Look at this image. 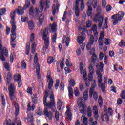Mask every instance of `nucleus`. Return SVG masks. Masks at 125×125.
Segmentation results:
<instances>
[{
  "label": "nucleus",
  "instance_id": "34",
  "mask_svg": "<svg viewBox=\"0 0 125 125\" xmlns=\"http://www.w3.org/2000/svg\"><path fill=\"white\" fill-rule=\"evenodd\" d=\"M80 73L81 74H83V71H86L85 69L83 70V63H80Z\"/></svg>",
  "mask_w": 125,
  "mask_h": 125
},
{
  "label": "nucleus",
  "instance_id": "63",
  "mask_svg": "<svg viewBox=\"0 0 125 125\" xmlns=\"http://www.w3.org/2000/svg\"><path fill=\"white\" fill-rule=\"evenodd\" d=\"M32 102L34 104L38 103V98L37 97H32Z\"/></svg>",
  "mask_w": 125,
  "mask_h": 125
},
{
  "label": "nucleus",
  "instance_id": "62",
  "mask_svg": "<svg viewBox=\"0 0 125 125\" xmlns=\"http://www.w3.org/2000/svg\"><path fill=\"white\" fill-rule=\"evenodd\" d=\"M34 40H35V34L32 33L30 36V42H33Z\"/></svg>",
  "mask_w": 125,
  "mask_h": 125
},
{
  "label": "nucleus",
  "instance_id": "52",
  "mask_svg": "<svg viewBox=\"0 0 125 125\" xmlns=\"http://www.w3.org/2000/svg\"><path fill=\"white\" fill-rule=\"evenodd\" d=\"M65 64L67 67H71V66H73V63L69 62L68 59L66 60Z\"/></svg>",
  "mask_w": 125,
  "mask_h": 125
},
{
  "label": "nucleus",
  "instance_id": "39",
  "mask_svg": "<svg viewBox=\"0 0 125 125\" xmlns=\"http://www.w3.org/2000/svg\"><path fill=\"white\" fill-rule=\"evenodd\" d=\"M99 16L98 14H96L95 15L93 18V21L95 22V23H97V22L99 21Z\"/></svg>",
  "mask_w": 125,
  "mask_h": 125
},
{
  "label": "nucleus",
  "instance_id": "25",
  "mask_svg": "<svg viewBox=\"0 0 125 125\" xmlns=\"http://www.w3.org/2000/svg\"><path fill=\"white\" fill-rule=\"evenodd\" d=\"M103 24V17L101 15L99 16V27L101 28L102 27V24Z\"/></svg>",
  "mask_w": 125,
  "mask_h": 125
},
{
  "label": "nucleus",
  "instance_id": "20",
  "mask_svg": "<svg viewBox=\"0 0 125 125\" xmlns=\"http://www.w3.org/2000/svg\"><path fill=\"white\" fill-rule=\"evenodd\" d=\"M15 115L18 116L19 115V105H18V104L17 103H15Z\"/></svg>",
  "mask_w": 125,
  "mask_h": 125
},
{
  "label": "nucleus",
  "instance_id": "41",
  "mask_svg": "<svg viewBox=\"0 0 125 125\" xmlns=\"http://www.w3.org/2000/svg\"><path fill=\"white\" fill-rule=\"evenodd\" d=\"M52 12L53 15H55V13H56V5H55V4L53 5L52 8Z\"/></svg>",
  "mask_w": 125,
  "mask_h": 125
},
{
  "label": "nucleus",
  "instance_id": "17",
  "mask_svg": "<svg viewBox=\"0 0 125 125\" xmlns=\"http://www.w3.org/2000/svg\"><path fill=\"white\" fill-rule=\"evenodd\" d=\"M77 104L78 106H83V105H85V104H84L83 99L82 97H80L78 99Z\"/></svg>",
  "mask_w": 125,
  "mask_h": 125
},
{
  "label": "nucleus",
  "instance_id": "58",
  "mask_svg": "<svg viewBox=\"0 0 125 125\" xmlns=\"http://www.w3.org/2000/svg\"><path fill=\"white\" fill-rule=\"evenodd\" d=\"M97 6V0H93V8H96Z\"/></svg>",
  "mask_w": 125,
  "mask_h": 125
},
{
  "label": "nucleus",
  "instance_id": "32",
  "mask_svg": "<svg viewBox=\"0 0 125 125\" xmlns=\"http://www.w3.org/2000/svg\"><path fill=\"white\" fill-rule=\"evenodd\" d=\"M98 104L100 107H102L103 105V100H102V97H101V96L99 97Z\"/></svg>",
  "mask_w": 125,
  "mask_h": 125
},
{
  "label": "nucleus",
  "instance_id": "29",
  "mask_svg": "<svg viewBox=\"0 0 125 125\" xmlns=\"http://www.w3.org/2000/svg\"><path fill=\"white\" fill-rule=\"evenodd\" d=\"M36 43L33 42L31 45V52L33 54L36 52Z\"/></svg>",
  "mask_w": 125,
  "mask_h": 125
},
{
  "label": "nucleus",
  "instance_id": "16",
  "mask_svg": "<svg viewBox=\"0 0 125 125\" xmlns=\"http://www.w3.org/2000/svg\"><path fill=\"white\" fill-rule=\"evenodd\" d=\"M87 74L86 73V70L83 71V79L85 80V85L86 86H89L90 83H89V81H88L87 80Z\"/></svg>",
  "mask_w": 125,
  "mask_h": 125
},
{
  "label": "nucleus",
  "instance_id": "31",
  "mask_svg": "<svg viewBox=\"0 0 125 125\" xmlns=\"http://www.w3.org/2000/svg\"><path fill=\"white\" fill-rule=\"evenodd\" d=\"M21 66L23 70H25L27 68V64L25 62V60H23L21 63Z\"/></svg>",
  "mask_w": 125,
  "mask_h": 125
},
{
  "label": "nucleus",
  "instance_id": "2",
  "mask_svg": "<svg viewBox=\"0 0 125 125\" xmlns=\"http://www.w3.org/2000/svg\"><path fill=\"white\" fill-rule=\"evenodd\" d=\"M97 70L96 71V74L98 77V84L102 89L103 92H105L106 89V84L102 83V73H103V68H104V64L103 62H101L99 64H97L96 66ZM99 67H100L99 68Z\"/></svg>",
  "mask_w": 125,
  "mask_h": 125
},
{
  "label": "nucleus",
  "instance_id": "61",
  "mask_svg": "<svg viewBox=\"0 0 125 125\" xmlns=\"http://www.w3.org/2000/svg\"><path fill=\"white\" fill-rule=\"evenodd\" d=\"M117 101L118 105H122V103H123V100L122 99L118 98Z\"/></svg>",
  "mask_w": 125,
  "mask_h": 125
},
{
  "label": "nucleus",
  "instance_id": "18",
  "mask_svg": "<svg viewBox=\"0 0 125 125\" xmlns=\"http://www.w3.org/2000/svg\"><path fill=\"white\" fill-rule=\"evenodd\" d=\"M79 107L80 112L81 114H85V113H86V111H85V107H86V105L83 104L82 106H79Z\"/></svg>",
  "mask_w": 125,
  "mask_h": 125
},
{
  "label": "nucleus",
  "instance_id": "23",
  "mask_svg": "<svg viewBox=\"0 0 125 125\" xmlns=\"http://www.w3.org/2000/svg\"><path fill=\"white\" fill-rule=\"evenodd\" d=\"M57 107L58 109V110H61V108L62 107V102L61 101V100L58 99L57 103Z\"/></svg>",
  "mask_w": 125,
  "mask_h": 125
},
{
  "label": "nucleus",
  "instance_id": "56",
  "mask_svg": "<svg viewBox=\"0 0 125 125\" xmlns=\"http://www.w3.org/2000/svg\"><path fill=\"white\" fill-rule=\"evenodd\" d=\"M33 89L31 87H28L27 90V92L32 95L33 94Z\"/></svg>",
  "mask_w": 125,
  "mask_h": 125
},
{
  "label": "nucleus",
  "instance_id": "28",
  "mask_svg": "<svg viewBox=\"0 0 125 125\" xmlns=\"http://www.w3.org/2000/svg\"><path fill=\"white\" fill-rule=\"evenodd\" d=\"M29 52H30V42H27L26 45L25 54H26V55H29Z\"/></svg>",
  "mask_w": 125,
  "mask_h": 125
},
{
  "label": "nucleus",
  "instance_id": "7",
  "mask_svg": "<svg viewBox=\"0 0 125 125\" xmlns=\"http://www.w3.org/2000/svg\"><path fill=\"white\" fill-rule=\"evenodd\" d=\"M0 58L2 61H5V56H8V51L6 49V47L2 48V45H1V40H0Z\"/></svg>",
  "mask_w": 125,
  "mask_h": 125
},
{
  "label": "nucleus",
  "instance_id": "38",
  "mask_svg": "<svg viewBox=\"0 0 125 125\" xmlns=\"http://www.w3.org/2000/svg\"><path fill=\"white\" fill-rule=\"evenodd\" d=\"M21 20L22 22H26V21H28V20H29V18L27 17H25V16H22Z\"/></svg>",
  "mask_w": 125,
  "mask_h": 125
},
{
  "label": "nucleus",
  "instance_id": "19",
  "mask_svg": "<svg viewBox=\"0 0 125 125\" xmlns=\"http://www.w3.org/2000/svg\"><path fill=\"white\" fill-rule=\"evenodd\" d=\"M12 79V77L11 76V73H10V72H9L7 75V85H9V83H10V81H11Z\"/></svg>",
  "mask_w": 125,
  "mask_h": 125
},
{
  "label": "nucleus",
  "instance_id": "49",
  "mask_svg": "<svg viewBox=\"0 0 125 125\" xmlns=\"http://www.w3.org/2000/svg\"><path fill=\"white\" fill-rule=\"evenodd\" d=\"M29 15L33 16L34 15V7H31L29 9Z\"/></svg>",
  "mask_w": 125,
  "mask_h": 125
},
{
  "label": "nucleus",
  "instance_id": "4",
  "mask_svg": "<svg viewBox=\"0 0 125 125\" xmlns=\"http://www.w3.org/2000/svg\"><path fill=\"white\" fill-rule=\"evenodd\" d=\"M47 35H48V30L47 28H45L43 32V40L44 41V44L45 45L43 46L42 49V53H45L46 52V49H48V47L49 46V39L48 38H47Z\"/></svg>",
  "mask_w": 125,
  "mask_h": 125
},
{
  "label": "nucleus",
  "instance_id": "10",
  "mask_svg": "<svg viewBox=\"0 0 125 125\" xmlns=\"http://www.w3.org/2000/svg\"><path fill=\"white\" fill-rule=\"evenodd\" d=\"M81 36H78L77 37V42L81 45V49L84 50V44H83V42L85 40V33L84 31H83L81 33Z\"/></svg>",
  "mask_w": 125,
  "mask_h": 125
},
{
  "label": "nucleus",
  "instance_id": "12",
  "mask_svg": "<svg viewBox=\"0 0 125 125\" xmlns=\"http://www.w3.org/2000/svg\"><path fill=\"white\" fill-rule=\"evenodd\" d=\"M81 0H76L75 1V3L73 4V9L74 10V12L75 13L76 16L77 17H79L80 16V8H79V3Z\"/></svg>",
  "mask_w": 125,
  "mask_h": 125
},
{
  "label": "nucleus",
  "instance_id": "59",
  "mask_svg": "<svg viewBox=\"0 0 125 125\" xmlns=\"http://www.w3.org/2000/svg\"><path fill=\"white\" fill-rule=\"evenodd\" d=\"M50 6V1L49 0H46V8H49Z\"/></svg>",
  "mask_w": 125,
  "mask_h": 125
},
{
  "label": "nucleus",
  "instance_id": "50",
  "mask_svg": "<svg viewBox=\"0 0 125 125\" xmlns=\"http://www.w3.org/2000/svg\"><path fill=\"white\" fill-rule=\"evenodd\" d=\"M120 97L122 99H125V90H123L120 94Z\"/></svg>",
  "mask_w": 125,
  "mask_h": 125
},
{
  "label": "nucleus",
  "instance_id": "44",
  "mask_svg": "<svg viewBox=\"0 0 125 125\" xmlns=\"http://www.w3.org/2000/svg\"><path fill=\"white\" fill-rule=\"evenodd\" d=\"M92 95L94 99L95 100V101H97V99H98V95H97V93H96V92H93Z\"/></svg>",
  "mask_w": 125,
  "mask_h": 125
},
{
  "label": "nucleus",
  "instance_id": "30",
  "mask_svg": "<svg viewBox=\"0 0 125 125\" xmlns=\"http://www.w3.org/2000/svg\"><path fill=\"white\" fill-rule=\"evenodd\" d=\"M83 98H84V100L86 101L88 98V92L87 91H85L83 94Z\"/></svg>",
  "mask_w": 125,
  "mask_h": 125
},
{
  "label": "nucleus",
  "instance_id": "24",
  "mask_svg": "<svg viewBox=\"0 0 125 125\" xmlns=\"http://www.w3.org/2000/svg\"><path fill=\"white\" fill-rule=\"evenodd\" d=\"M92 30L95 36H96V37H97V36L98 35V32H97V26L96 24L93 26Z\"/></svg>",
  "mask_w": 125,
  "mask_h": 125
},
{
  "label": "nucleus",
  "instance_id": "45",
  "mask_svg": "<svg viewBox=\"0 0 125 125\" xmlns=\"http://www.w3.org/2000/svg\"><path fill=\"white\" fill-rule=\"evenodd\" d=\"M69 84L71 85V86L74 87L76 85V83H75V80L73 79H71L69 81Z\"/></svg>",
  "mask_w": 125,
  "mask_h": 125
},
{
  "label": "nucleus",
  "instance_id": "47",
  "mask_svg": "<svg viewBox=\"0 0 125 125\" xmlns=\"http://www.w3.org/2000/svg\"><path fill=\"white\" fill-rule=\"evenodd\" d=\"M10 17L12 20H14L15 19V12L12 11L10 13Z\"/></svg>",
  "mask_w": 125,
  "mask_h": 125
},
{
  "label": "nucleus",
  "instance_id": "60",
  "mask_svg": "<svg viewBox=\"0 0 125 125\" xmlns=\"http://www.w3.org/2000/svg\"><path fill=\"white\" fill-rule=\"evenodd\" d=\"M6 12V10L5 9H0V15H3Z\"/></svg>",
  "mask_w": 125,
  "mask_h": 125
},
{
  "label": "nucleus",
  "instance_id": "11",
  "mask_svg": "<svg viewBox=\"0 0 125 125\" xmlns=\"http://www.w3.org/2000/svg\"><path fill=\"white\" fill-rule=\"evenodd\" d=\"M11 23L12 25V29L11 32L12 33L11 36V43H12V42L15 41V39H16V34L14 33L15 31H16V25H15V21H11Z\"/></svg>",
  "mask_w": 125,
  "mask_h": 125
},
{
  "label": "nucleus",
  "instance_id": "33",
  "mask_svg": "<svg viewBox=\"0 0 125 125\" xmlns=\"http://www.w3.org/2000/svg\"><path fill=\"white\" fill-rule=\"evenodd\" d=\"M3 66L4 67L5 69H6V70H7V71L10 70V66H9V64H8L7 62H4Z\"/></svg>",
  "mask_w": 125,
  "mask_h": 125
},
{
  "label": "nucleus",
  "instance_id": "64",
  "mask_svg": "<svg viewBox=\"0 0 125 125\" xmlns=\"http://www.w3.org/2000/svg\"><path fill=\"white\" fill-rule=\"evenodd\" d=\"M83 123L85 125H87V118L84 117L83 119Z\"/></svg>",
  "mask_w": 125,
  "mask_h": 125
},
{
  "label": "nucleus",
  "instance_id": "37",
  "mask_svg": "<svg viewBox=\"0 0 125 125\" xmlns=\"http://www.w3.org/2000/svg\"><path fill=\"white\" fill-rule=\"evenodd\" d=\"M53 60H54V59H53V57H49L48 58V59H47V63L48 64H51V63H52V62H53Z\"/></svg>",
  "mask_w": 125,
  "mask_h": 125
},
{
  "label": "nucleus",
  "instance_id": "13",
  "mask_svg": "<svg viewBox=\"0 0 125 125\" xmlns=\"http://www.w3.org/2000/svg\"><path fill=\"white\" fill-rule=\"evenodd\" d=\"M95 87H96V81L94 80L92 81L91 88L89 91L90 98H92V95L93 94V91H94V88Z\"/></svg>",
  "mask_w": 125,
  "mask_h": 125
},
{
  "label": "nucleus",
  "instance_id": "8",
  "mask_svg": "<svg viewBox=\"0 0 125 125\" xmlns=\"http://www.w3.org/2000/svg\"><path fill=\"white\" fill-rule=\"evenodd\" d=\"M30 3L31 1H30V0H26L25 5H24L23 8H22L21 6H19L15 11H17L19 15H23V14H24V9H27V8L30 6Z\"/></svg>",
  "mask_w": 125,
  "mask_h": 125
},
{
  "label": "nucleus",
  "instance_id": "1",
  "mask_svg": "<svg viewBox=\"0 0 125 125\" xmlns=\"http://www.w3.org/2000/svg\"><path fill=\"white\" fill-rule=\"evenodd\" d=\"M47 78L48 83V88L45 91V95L43 99V104L45 107H47L48 109H51L54 112L55 111V101L54 100V96L52 94V91H51V88L53 86V80L50 75H48Z\"/></svg>",
  "mask_w": 125,
  "mask_h": 125
},
{
  "label": "nucleus",
  "instance_id": "27",
  "mask_svg": "<svg viewBox=\"0 0 125 125\" xmlns=\"http://www.w3.org/2000/svg\"><path fill=\"white\" fill-rule=\"evenodd\" d=\"M87 114L88 117H90L92 116V110H91V107H90V106H88L87 107Z\"/></svg>",
  "mask_w": 125,
  "mask_h": 125
},
{
  "label": "nucleus",
  "instance_id": "5",
  "mask_svg": "<svg viewBox=\"0 0 125 125\" xmlns=\"http://www.w3.org/2000/svg\"><path fill=\"white\" fill-rule=\"evenodd\" d=\"M9 91V96L10 99L12 101H16L17 99L15 95V92H16V86L14 84V83H11L9 86L8 87Z\"/></svg>",
  "mask_w": 125,
  "mask_h": 125
},
{
  "label": "nucleus",
  "instance_id": "57",
  "mask_svg": "<svg viewBox=\"0 0 125 125\" xmlns=\"http://www.w3.org/2000/svg\"><path fill=\"white\" fill-rule=\"evenodd\" d=\"M94 42V38L93 37V36L91 35L90 36V43H91V44H93Z\"/></svg>",
  "mask_w": 125,
  "mask_h": 125
},
{
  "label": "nucleus",
  "instance_id": "43",
  "mask_svg": "<svg viewBox=\"0 0 125 125\" xmlns=\"http://www.w3.org/2000/svg\"><path fill=\"white\" fill-rule=\"evenodd\" d=\"M65 85H64V83L63 82H61L60 83V86L59 87L60 88V90L61 91H63L64 90V87Z\"/></svg>",
  "mask_w": 125,
  "mask_h": 125
},
{
  "label": "nucleus",
  "instance_id": "35",
  "mask_svg": "<svg viewBox=\"0 0 125 125\" xmlns=\"http://www.w3.org/2000/svg\"><path fill=\"white\" fill-rule=\"evenodd\" d=\"M92 13V8L90 6L88 7V10L87 11V14L88 16H90Z\"/></svg>",
  "mask_w": 125,
  "mask_h": 125
},
{
  "label": "nucleus",
  "instance_id": "22",
  "mask_svg": "<svg viewBox=\"0 0 125 125\" xmlns=\"http://www.w3.org/2000/svg\"><path fill=\"white\" fill-rule=\"evenodd\" d=\"M63 39V41H65V44L66 46L67 47L69 46V43H70V37L66 38V35H64Z\"/></svg>",
  "mask_w": 125,
  "mask_h": 125
},
{
  "label": "nucleus",
  "instance_id": "46",
  "mask_svg": "<svg viewBox=\"0 0 125 125\" xmlns=\"http://www.w3.org/2000/svg\"><path fill=\"white\" fill-rule=\"evenodd\" d=\"M103 39L104 38H102L101 37H99V45L100 46H102V45H103Z\"/></svg>",
  "mask_w": 125,
  "mask_h": 125
},
{
  "label": "nucleus",
  "instance_id": "42",
  "mask_svg": "<svg viewBox=\"0 0 125 125\" xmlns=\"http://www.w3.org/2000/svg\"><path fill=\"white\" fill-rule=\"evenodd\" d=\"M74 94L75 96H80V92H79V89L77 87L74 88Z\"/></svg>",
  "mask_w": 125,
  "mask_h": 125
},
{
  "label": "nucleus",
  "instance_id": "40",
  "mask_svg": "<svg viewBox=\"0 0 125 125\" xmlns=\"http://www.w3.org/2000/svg\"><path fill=\"white\" fill-rule=\"evenodd\" d=\"M51 28L52 32H55V31H56V24L55 22H54L53 24H51Z\"/></svg>",
  "mask_w": 125,
  "mask_h": 125
},
{
  "label": "nucleus",
  "instance_id": "48",
  "mask_svg": "<svg viewBox=\"0 0 125 125\" xmlns=\"http://www.w3.org/2000/svg\"><path fill=\"white\" fill-rule=\"evenodd\" d=\"M91 25H92L91 21H87L86 22V27H87V28H90V27H91Z\"/></svg>",
  "mask_w": 125,
  "mask_h": 125
},
{
  "label": "nucleus",
  "instance_id": "6",
  "mask_svg": "<svg viewBox=\"0 0 125 125\" xmlns=\"http://www.w3.org/2000/svg\"><path fill=\"white\" fill-rule=\"evenodd\" d=\"M97 59V56L95 53H93L91 58L90 64L89 65V72L92 73V74H94V66H95V62Z\"/></svg>",
  "mask_w": 125,
  "mask_h": 125
},
{
  "label": "nucleus",
  "instance_id": "9",
  "mask_svg": "<svg viewBox=\"0 0 125 125\" xmlns=\"http://www.w3.org/2000/svg\"><path fill=\"white\" fill-rule=\"evenodd\" d=\"M125 14L124 12L121 11L119 12L117 15H114L111 17L112 19H114L113 21V25H117L118 23V20L121 21L122 20V18L124 17Z\"/></svg>",
  "mask_w": 125,
  "mask_h": 125
},
{
  "label": "nucleus",
  "instance_id": "53",
  "mask_svg": "<svg viewBox=\"0 0 125 125\" xmlns=\"http://www.w3.org/2000/svg\"><path fill=\"white\" fill-rule=\"evenodd\" d=\"M56 33H54V34L52 37V41L53 42H56Z\"/></svg>",
  "mask_w": 125,
  "mask_h": 125
},
{
  "label": "nucleus",
  "instance_id": "51",
  "mask_svg": "<svg viewBox=\"0 0 125 125\" xmlns=\"http://www.w3.org/2000/svg\"><path fill=\"white\" fill-rule=\"evenodd\" d=\"M39 61V59H38V54L36 53L35 54V56H34V63L35 64H37L38 63V61Z\"/></svg>",
  "mask_w": 125,
  "mask_h": 125
},
{
  "label": "nucleus",
  "instance_id": "55",
  "mask_svg": "<svg viewBox=\"0 0 125 125\" xmlns=\"http://www.w3.org/2000/svg\"><path fill=\"white\" fill-rule=\"evenodd\" d=\"M27 120L29 123H33V121H34L33 116L32 115H31L30 117H28Z\"/></svg>",
  "mask_w": 125,
  "mask_h": 125
},
{
  "label": "nucleus",
  "instance_id": "21",
  "mask_svg": "<svg viewBox=\"0 0 125 125\" xmlns=\"http://www.w3.org/2000/svg\"><path fill=\"white\" fill-rule=\"evenodd\" d=\"M28 24L29 29L30 30H33V29H34V28H35V24H34L33 21H30L28 22Z\"/></svg>",
  "mask_w": 125,
  "mask_h": 125
},
{
  "label": "nucleus",
  "instance_id": "3",
  "mask_svg": "<svg viewBox=\"0 0 125 125\" xmlns=\"http://www.w3.org/2000/svg\"><path fill=\"white\" fill-rule=\"evenodd\" d=\"M44 0H40V9H39L38 7H36L34 9V14L35 17L37 18V19H39L38 21L39 25L42 26V23H43V20H44V15L43 14H40L43 10V6L44 5Z\"/></svg>",
  "mask_w": 125,
  "mask_h": 125
},
{
  "label": "nucleus",
  "instance_id": "15",
  "mask_svg": "<svg viewBox=\"0 0 125 125\" xmlns=\"http://www.w3.org/2000/svg\"><path fill=\"white\" fill-rule=\"evenodd\" d=\"M44 115H45V117L48 118L49 120H52V112L51 111L48 112L46 108L44 109Z\"/></svg>",
  "mask_w": 125,
  "mask_h": 125
},
{
  "label": "nucleus",
  "instance_id": "14",
  "mask_svg": "<svg viewBox=\"0 0 125 125\" xmlns=\"http://www.w3.org/2000/svg\"><path fill=\"white\" fill-rule=\"evenodd\" d=\"M14 80L15 82H18V87H21L22 85V80H21V76L18 74L17 76H14Z\"/></svg>",
  "mask_w": 125,
  "mask_h": 125
},
{
  "label": "nucleus",
  "instance_id": "36",
  "mask_svg": "<svg viewBox=\"0 0 125 125\" xmlns=\"http://www.w3.org/2000/svg\"><path fill=\"white\" fill-rule=\"evenodd\" d=\"M66 114L67 115L68 118L70 120V121L72 120V113H71L70 111L69 110H68L66 112Z\"/></svg>",
  "mask_w": 125,
  "mask_h": 125
},
{
  "label": "nucleus",
  "instance_id": "26",
  "mask_svg": "<svg viewBox=\"0 0 125 125\" xmlns=\"http://www.w3.org/2000/svg\"><path fill=\"white\" fill-rule=\"evenodd\" d=\"M68 92H69V98H72L73 95L74 94V92L73 91V88L71 87H68Z\"/></svg>",
  "mask_w": 125,
  "mask_h": 125
},
{
  "label": "nucleus",
  "instance_id": "54",
  "mask_svg": "<svg viewBox=\"0 0 125 125\" xmlns=\"http://www.w3.org/2000/svg\"><path fill=\"white\" fill-rule=\"evenodd\" d=\"M55 117L56 121L59 120V112L57 111H56L55 112Z\"/></svg>",
  "mask_w": 125,
  "mask_h": 125
}]
</instances>
